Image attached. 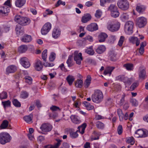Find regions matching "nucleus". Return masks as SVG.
Segmentation results:
<instances>
[{
	"label": "nucleus",
	"mask_w": 148,
	"mask_h": 148,
	"mask_svg": "<svg viewBox=\"0 0 148 148\" xmlns=\"http://www.w3.org/2000/svg\"><path fill=\"white\" fill-rule=\"evenodd\" d=\"M91 98L93 102L99 103L103 100V95L102 92L99 90H95L91 96Z\"/></svg>",
	"instance_id": "obj_1"
},
{
	"label": "nucleus",
	"mask_w": 148,
	"mask_h": 148,
	"mask_svg": "<svg viewBox=\"0 0 148 148\" xmlns=\"http://www.w3.org/2000/svg\"><path fill=\"white\" fill-rule=\"evenodd\" d=\"M14 20L16 22L22 26L28 25L31 22V20L29 18L26 17L21 16L19 15L16 16Z\"/></svg>",
	"instance_id": "obj_2"
},
{
	"label": "nucleus",
	"mask_w": 148,
	"mask_h": 148,
	"mask_svg": "<svg viewBox=\"0 0 148 148\" xmlns=\"http://www.w3.org/2000/svg\"><path fill=\"white\" fill-rule=\"evenodd\" d=\"M86 123H84L81 125L78 126V130L76 132L71 131L70 132V137L73 138H75L78 137V134L77 132H80L81 134H83L84 132L86 126Z\"/></svg>",
	"instance_id": "obj_3"
},
{
	"label": "nucleus",
	"mask_w": 148,
	"mask_h": 148,
	"mask_svg": "<svg viewBox=\"0 0 148 148\" xmlns=\"http://www.w3.org/2000/svg\"><path fill=\"white\" fill-rule=\"evenodd\" d=\"M11 137L10 134L5 132H2L0 133V143L4 145L10 141Z\"/></svg>",
	"instance_id": "obj_4"
},
{
	"label": "nucleus",
	"mask_w": 148,
	"mask_h": 148,
	"mask_svg": "<svg viewBox=\"0 0 148 148\" xmlns=\"http://www.w3.org/2000/svg\"><path fill=\"white\" fill-rule=\"evenodd\" d=\"M134 23L131 21L127 22L125 24L124 30L125 33L128 34L130 35L133 33Z\"/></svg>",
	"instance_id": "obj_5"
},
{
	"label": "nucleus",
	"mask_w": 148,
	"mask_h": 148,
	"mask_svg": "<svg viewBox=\"0 0 148 148\" xmlns=\"http://www.w3.org/2000/svg\"><path fill=\"white\" fill-rule=\"evenodd\" d=\"M117 4L119 8L123 10H127L129 8V3L127 0H119Z\"/></svg>",
	"instance_id": "obj_6"
},
{
	"label": "nucleus",
	"mask_w": 148,
	"mask_h": 148,
	"mask_svg": "<svg viewBox=\"0 0 148 148\" xmlns=\"http://www.w3.org/2000/svg\"><path fill=\"white\" fill-rule=\"evenodd\" d=\"M120 26V23L116 21L113 23L108 25L107 28L110 31L114 32L117 31L119 29Z\"/></svg>",
	"instance_id": "obj_7"
},
{
	"label": "nucleus",
	"mask_w": 148,
	"mask_h": 148,
	"mask_svg": "<svg viewBox=\"0 0 148 148\" xmlns=\"http://www.w3.org/2000/svg\"><path fill=\"white\" fill-rule=\"evenodd\" d=\"M134 136L137 138L145 137L148 136V132L146 130L139 129L135 132Z\"/></svg>",
	"instance_id": "obj_8"
},
{
	"label": "nucleus",
	"mask_w": 148,
	"mask_h": 148,
	"mask_svg": "<svg viewBox=\"0 0 148 148\" xmlns=\"http://www.w3.org/2000/svg\"><path fill=\"white\" fill-rule=\"evenodd\" d=\"M51 27V24L49 23H47L43 26L41 29V32L43 35H45L50 31Z\"/></svg>",
	"instance_id": "obj_9"
},
{
	"label": "nucleus",
	"mask_w": 148,
	"mask_h": 148,
	"mask_svg": "<svg viewBox=\"0 0 148 148\" xmlns=\"http://www.w3.org/2000/svg\"><path fill=\"white\" fill-rule=\"evenodd\" d=\"M117 80L122 81L125 84L130 85L132 83V79L123 75H119L116 77Z\"/></svg>",
	"instance_id": "obj_10"
},
{
	"label": "nucleus",
	"mask_w": 148,
	"mask_h": 148,
	"mask_svg": "<svg viewBox=\"0 0 148 148\" xmlns=\"http://www.w3.org/2000/svg\"><path fill=\"white\" fill-rule=\"evenodd\" d=\"M74 59L77 64L79 65L80 64L81 61L83 59L82 53H78V51H75L74 53Z\"/></svg>",
	"instance_id": "obj_11"
},
{
	"label": "nucleus",
	"mask_w": 148,
	"mask_h": 148,
	"mask_svg": "<svg viewBox=\"0 0 148 148\" xmlns=\"http://www.w3.org/2000/svg\"><path fill=\"white\" fill-rule=\"evenodd\" d=\"M147 23L146 18L143 17H141L137 18L136 24L139 28L144 26Z\"/></svg>",
	"instance_id": "obj_12"
},
{
	"label": "nucleus",
	"mask_w": 148,
	"mask_h": 148,
	"mask_svg": "<svg viewBox=\"0 0 148 148\" xmlns=\"http://www.w3.org/2000/svg\"><path fill=\"white\" fill-rule=\"evenodd\" d=\"M20 63L22 66L25 68H29L30 64L28 59L26 57H23L21 58Z\"/></svg>",
	"instance_id": "obj_13"
},
{
	"label": "nucleus",
	"mask_w": 148,
	"mask_h": 148,
	"mask_svg": "<svg viewBox=\"0 0 148 148\" xmlns=\"http://www.w3.org/2000/svg\"><path fill=\"white\" fill-rule=\"evenodd\" d=\"M40 128L42 132H49L51 130L52 126L49 124L44 123L42 125Z\"/></svg>",
	"instance_id": "obj_14"
},
{
	"label": "nucleus",
	"mask_w": 148,
	"mask_h": 148,
	"mask_svg": "<svg viewBox=\"0 0 148 148\" xmlns=\"http://www.w3.org/2000/svg\"><path fill=\"white\" fill-rule=\"evenodd\" d=\"M139 71L138 73L139 78L142 79H144L146 76L145 69L144 67H140L139 68Z\"/></svg>",
	"instance_id": "obj_15"
},
{
	"label": "nucleus",
	"mask_w": 148,
	"mask_h": 148,
	"mask_svg": "<svg viewBox=\"0 0 148 148\" xmlns=\"http://www.w3.org/2000/svg\"><path fill=\"white\" fill-rule=\"evenodd\" d=\"M9 7L6 6H3L0 7V14L3 15H6L9 12Z\"/></svg>",
	"instance_id": "obj_16"
},
{
	"label": "nucleus",
	"mask_w": 148,
	"mask_h": 148,
	"mask_svg": "<svg viewBox=\"0 0 148 148\" xmlns=\"http://www.w3.org/2000/svg\"><path fill=\"white\" fill-rule=\"evenodd\" d=\"M86 29L90 32H93L98 29V26L97 24L92 23L88 25L86 27Z\"/></svg>",
	"instance_id": "obj_17"
},
{
	"label": "nucleus",
	"mask_w": 148,
	"mask_h": 148,
	"mask_svg": "<svg viewBox=\"0 0 148 148\" xmlns=\"http://www.w3.org/2000/svg\"><path fill=\"white\" fill-rule=\"evenodd\" d=\"M92 16L89 13H86L84 14L82 18V22L84 23H86L89 21L91 19Z\"/></svg>",
	"instance_id": "obj_18"
},
{
	"label": "nucleus",
	"mask_w": 148,
	"mask_h": 148,
	"mask_svg": "<svg viewBox=\"0 0 148 148\" xmlns=\"http://www.w3.org/2000/svg\"><path fill=\"white\" fill-rule=\"evenodd\" d=\"M60 34L61 31L59 29L56 28H54L52 32V37L55 39H56L60 36Z\"/></svg>",
	"instance_id": "obj_19"
},
{
	"label": "nucleus",
	"mask_w": 148,
	"mask_h": 148,
	"mask_svg": "<svg viewBox=\"0 0 148 148\" xmlns=\"http://www.w3.org/2000/svg\"><path fill=\"white\" fill-rule=\"evenodd\" d=\"M10 26L9 25H4L2 27H0V36L3 32H7L10 30Z\"/></svg>",
	"instance_id": "obj_20"
},
{
	"label": "nucleus",
	"mask_w": 148,
	"mask_h": 148,
	"mask_svg": "<svg viewBox=\"0 0 148 148\" xmlns=\"http://www.w3.org/2000/svg\"><path fill=\"white\" fill-rule=\"evenodd\" d=\"M17 69V67L15 66L12 65L7 67L6 69L7 73H12L14 72Z\"/></svg>",
	"instance_id": "obj_21"
},
{
	"label": "nucleus",
	"mask_w": 148,
	"mask_h": 148,
	"mask_svg": "<svg viewBox=\"0 0 148 148\" xmlns=\"http://www.w3.org/2000/svg\"><path fill=\"white\" fill-rule=\"evenodd\" d=\"M33 118V115L31 114L29 115L25 116L23 117V119L24 121L27 123L30 124L32 123V119Z\"/></svg>",
	"instance_id": "obj_22"
},
{
	"label": "nucleus",
	"mask_w": 148,
	"mask_h": 148,
	"mask_svg": "<svg viewBox=\"0 0 148 148\" xmlns=\"http://www.w3.org/2000/svg\"><path fill=\"white\" fill-rule=\"evenodd\" d=\"M129 40L130 42L133 44L136 43V46L139 45L140 44V41L137 37L132 36L129 38Z\"/></svg>",
	"instance_id": "obj_23"
},
{
	"label": "nucleus",
	"mask_w": 148,
	"mask_h": 148,
	"mask_svg": "<svg viewBox=\"0 0 148 148\" xmlns=\"http://www.w3.org/2000/svg\"><path fill=\"white\" fill-rule=\"evenodd\" d=\"M34 67L37 71L41 70L42 68V65L41 61L39 60H37L35 63Z\"/></svg>",
	"instance_id": "obj_24"
},
{
	"label": "nucleus",
	"mask_w": 148,
	"mask_h": 148,
	"mask_svg": "<svg viewBox=\"0 0 148 148\" xmlns=\"http://www.w3.org/2000/svg\"><path fill=\"white\" fill-rule=\"evenodd\" d=\"M21 40L23 42L27 43L30 42L32 40V38L31 36L25 34L23 36Z\"/></svg>",
	"instance_id": "obj_25"
},
{
	"label": "nucleus",
	"mask_w": 148,
	"mask_h": 148,
	"mask_svg": "<svg viewBox=\"0 0 148 148\" xmlns=\"http://www.w3.org/2000/svg\"><path fill=\"white\" fill-rule=\"evenodd\" d=\"M115 67L113 66H108L106 68L104 71L103 74L105 75H106L108 74H109L110 75L111 74L112 71L114 69Z\"/></svg>",
	"instance_id": "obj_26"
},
{
	"label": "nucleus",
	"mask_w": 148,
	"mask_h": 148,
	"mask_svg": "<svg viewBox=\"0 0 148 148\" xmlns=\"http://www.w3.org/2000/svg\"><path fill=\"white\" fill-rule=\"evenodd\" d=\"M106 48L105 46L101 45L98 47L96 49V51L98 54H101L106 50Z\"/></svg>",
	"instance_id": "obj_27"
},
{
	"label": "nucleus",
	"mask_w": 148,
	"mask_h": 148,
	"mask_svg": "<svg viewBox=\"0 0 148 148\" xmlns=\"http://www.w3.org/2000/svg\"><path fill=\"white\" fill-rule=\"evenodd\" d=\"M108 37V35L105 33H101L99 36V41L100 42H104Z\"/></svg>",
	"instance_id": "obj_28"
},
{
	"label": "nucleus",
	"mask_w": 148,
	"mask_h": 148,
	"mask_svg": "<svg viewBox=\"0 0 148 148\" xmlns=\"http://www.w3.org/2000/svg\"><path fill=\"white\" fill-rule=\"evenodd\" d=\"M66 79L69 84L71 86L72 85L73 82L75 80V78L74 76L71 75H69L67 77Z\"/></svg>",
	"instance_id": "obj_29"
},
{
	"label": "nucleus",
	"mask_w": 148,
	"mask_h": 148,
	"mask_svg": "<svg viewBox=\"0 0 148 148\" xmlns=\"http://www.w3.org/2000/svg\"><path fill=\"white\" fill-rule=\"evenodd\" d=\"M16 34L18 35H22L24 33L23 28L19 25H16Z\"/></svg>",
	"instance_id": "obj_30"
},
{
	"label": "nucleus",
	"mask_w": 148,
	"mask_h": 148,
	"mask_svg": "<svg viewBox=\"0 0 148 148\" xmlns=\"http://www.w3.org/2000/svg\"><path fill=\"white\" fill-rule=\"evenodd\" d=\"M70 118L72 121L75 124H78L80 122L79 118L77 116L72 115L71 116Z\"/></svg>",
	"instance_id": "obj_31"
},
{
	"label": "nucleus",
	"mask_w": 148,
	"mask_h": 148,
	"mask_svg": "<svg viewBox=\"0 0 148 148\" xmlns=\"http://www.w3.org/2000/svg\"><path fill=\"white\" fill-rule=\"evenodd\" d=\"M25 0H17L15 2V5L18 7H21L25 4Z\"/></svg>",
	"instance_id": "obj_32"
},
{
	"label": "nucleus",
	"mask_w": 148,
	"mask_h": 148,
	"mask_svg": "<svg viewBox=\"0 0 148 148\" xmlns=\"http://www.w3.org/2000/svg\"><path fill=\"white\" fill-rule=\"evenodd\" d=\"M91 79L90 76L88 75L84 83V86L86 88H88L89 86L91 83Z\"/></svg>",
	"instance_id": "obj_33"
},
{
	"label": "nucleus",
	"mask_w": 148,
	"mask_h": 148,
	"mask_svg": "<svg viewBox=\"0 0 148 148\" xmlns=\"http://www.w3.org/2000/svg\"><path fill=\"white\" fill-rule=\"evenodd\" d=\"M85 52L87 54L92 56L94 55L95 53L92 46L85 49Z\"/></svg>",
	"instance_id": "obj_34"
},
{
	"label": "nucleus",
	"mask_w": 148,
	"mask_h": 148,
	"mask_svg": "<svg viewBox=\"0 0 148 148\" xmlns=\"http://www.w3.org/2000/svg\"><path fill=\"white\" fill-rule=\"evenodd\" d=\"M27 47L26 45H22L19 47L18 50L20 53H24L26 51Z\"/></svg>",
	"instance_id": "obj_35"
},
{
	"label": "nucleus",
	"mask_w": 148,
	"mask_h": 148,
	"mask_svg": "<svg viewBox=\"0 0 148 148\" xmlns=\"http://www.w3.org/2000/svg\"><path fill=\"white\" fill-rule=\"evenodd\" d=\"M83 85V81L82 79H78L75 82V86L76 87L81 88Z\"/></svg>",
	"instance_id": "obj_36"
},
{
	"label": "nucleus",
	"mask_w": 148,
	"mask_h": 148,
	"mask_svg": "<svg viewBox=\"0 0 148 148\" xmlns=\"http://www.w3.org/2000/svg\"><path fill=\"white\" fill-rule=\"evenodd\" d=\"M24 78L25 80V81L26 83L29 85H31L32 84L33 79L29 75L25 76Z\"/></svg>",
	"instance_id": "obj_37"
},
{
	"label": "nucleus",
	"mask_w": 148,
	"mask_h": 148,
	"mask_svg": "<svg viewBox=\"0 0 148 148\" xmlns=\"http://www.w3.org/2000/svg\"><path fill=\"white\" fill-rule=\"evenodd\" d=\"M117 113L119 116V120L122 121L124 119V114L123 113L122 110L120 109H118L117 110Z\"/></svg>",
	"instance_id": "obj_38"
},
{
	"label": "nucleus",
	"mask_w": 148,
	"mask_h": 148,
	"mask_svg": "<svg viewBox=\"0 0 148 148\" xmlns=\"http://www.w3.org/2000/svg\"><path fill=\"white\" fill-rule=\"evenodd\" d=\"M116 39V36L114 35H111L109 37L108 42L111 44H113Z\"/></svg>",
	"instance_id": "obj_39"
},
{
	"label": "nucleus",
	"mask_w": 148,
	"mask_h": 148,
	"mask_svg": "<svg viewBox=\"0 0 148 148\" xmlns=\"http://www.w3.org/2000/svg\"><path fill=\"white\" fill-rule=\"evenodd\" d=\"M125 67L128 71H132L133 69V65L132 64L128 63L123 65Z\"/></svg>",
	"instance_id": "obj_40"
},
{
	"label": "nucleus",
	"mask_w": 148,
	"mask_h": 148,
	"mask_svg": "<svg viewBox=\"0 0 148 148\" xmlns=\"http://www.w3.org/2000/svg\"><path fill=\"white\" fill-rule=\"evenodd\" d=\"M118 8L117 6L114 4H111L109 6L108 10L110 11V12H112L113 11H114L116 10Z\"/></svg>",
	"instance_id": "obj_41"
},
{
	"label": "nucleus",
	"mask_w": 148,
	"mask_h": 148,
	"mask_svg": "<svg viewBox=\"0 0 148 148\" xmlns=\"http://www.w3.org/2000/svg\"><path fill=\"white\" fill-rule=\"evenodd\" d=\"M96 126L98 129H103L105 127L104 124L99 121L97 122L96 124Z\"/></svg>",
	"instance_id": "obj_42"
},
{
	"label": "nucleus",
	"mask_w": 148,
	"mask_h": 148,
	"mask_svg": "<svg viewBox=\"0 0 148 148\" xmlns=\"http://www.w3.org/2000/svg\"><path fill=\"white\" fill-rule=\"evenodd\" d=\"M66 63L68 66L69 67L72 66L73 64L72 63V56L70 55L69 57L68 58L66 61Z\"/></svg>",
	"instance_id": "obj_43"
},
{
	"label": "nucleus",
	"mask_w": 148,
	"mask_h": 148,
	"mask_svg": "<svg viewBox=\"0 0 148 148\" xmlns=\"http://www.w3.org/2000/svg\"><path fill=\"white\" fill-rule=\"evenodd\" d=\"M84 105L86 108L87 110H91L94 108V106L91 105L89 103L85 101L84 103Z\"/></svg>",
	"instance_id": "obj_44"
},
{
	"label": "nucleus",
	"mask_w": 148,
	"mask_h": 148,
	"mask_svg": "<svg viewBox=\"0 0 148 148\" xmlns=\"http://www.w3.org/2000/svg\"><path fill=\"white\" fill-rule=\"evenodd\" d=\"M8 123L9 122L7 120H4L0 126L1 128L3 129L6 128L8 126Z\"/></svg>",
	"instance_id": "obj_45"
},
{
	"label": "nucleus",
	"mask_w": 148,
	"mask_h": 148,
	"mask_svg": "<svg viewBox=\"0 0 148 148\" xmlns=\"http://www.w3.org/2000/svg\"><path fill=\"white\" fill-rule=\"evenodd\" d=\"M145 8L143 5L137 6L136 7L137 11L139 13L143 12L145 10Z\"/></svg>",
	"instance_id": "obj_46"
},
{
	"label": "nucleus",
	"mask_w": 148,
	"mask_h": 148,
	"mask_svg": "<svg viewBox=\"0 0 148 148\" xmlns=\"http://www.w3.org/2000/svg\"><path fill=\"white\" fill-rule=\"evenodd\" d=\"M126 142L130 143L131 145H133L134 143V141L133 137H129L126 138Z\"/></svg>",
	"instance_id": "obj_47"
},
{
	"label": "nucleus",
	"mask_w": 148,
	"mask_h": 148,
	"mask_svg": "<svg viewBox=\"0 0 148 148\" xmlns=\"http://www.w3.org/2000/svg\"><path fill=\"white\" fill-rule=\"evenodd\" d=\"M111 15L112 17L114 18H116L119 16V12L118 9L116 10L112 11V12L111 13Z\"/></svg>",
	"instance_id": "obj_48"
},
{
	"label": "nucleus",
	"mask_w": 148,
	"mask_h": 148,
	"mask_svg": "<svg viewBox=\"0 0 148 148\" xmlns=\"http://www.w3.org/2000/svg\"><path fill=\"white\" fill-rule=\"evenodd\" d=\"M56 140L57 143L54 145H52L51 148H58L60 146L62 142V140L59 139H57Z\"/></svg>",
	"instance_id": "obj_49"
},
{
	"label": "nucleus",
	"mask_w": 148,
	"mask_h": 148,
	"mask_svg": "<svg viewBox=\"0 0 148 148\" xmlns=\"http://www.w3.org/2000/svg\"><path fill=\"white\" fill-rule=\"evenodd\" d=\"M129 15L127 13H123L121 16V18L123 21H125L129 19Z\"/></svg>",
	"instance_id": "obj_50"
},
{
	"label": "nucleus",
	"mask_w": 148,
	"mask_h": 148,
	"mask_svg": "<svg viewBox=\"0 0 148 148\" xmlns=\"http://www.w3.org/2000/svg\"><path fill=\"white\" fill-rule=\"evenodd\" d=\"M2 104L4 108H5L10 106L11 102L9 100L2 101Z\"/></svg>",
	"instance_id": "obj_51"
},
{
	"label": "nucleus",
	"mask_w": 148,
	"mask_h": 148,
	"mask_svg": "<svg viewBox=\"0 0 148 148\" xmlns=\"http://www.w3.org/2000/svg\"><path fill=\"white\" fill-rule=\"evenodd\" d=\"M47 50H45L42 53V58L43 61H46L47 57Z\"/></svg>",
	"instance_id": "obj_52"
},
{
	"label": "nucleus",
	"mask_w": 148,
	"mask_h": 148,
	"mask_svg": "<svg viewBox=\"0 0 148 148\" xmlns=\"http://www.w3.org/2000/svg\"><path fill=\"white\" fill-rule=\"evenodd\" d=\"M8 97L7 93L5 91H3L0 93V99H5Z\"/></svg>",
	"instance_id": "obj_53"
},
{
	"label": "nucleus",
	"mask_w": 148,
	"mask_h": 148,
	"mask_svg": "<svg viewBox=\"0 0 148 148\" xmlns=\"http://www.w3.org/2000/svg\"><path fill=\"white\" fill-rule=\"evenodd\" d=\"M12 103L16 107H20L21 106L20 103L16 99H14L13 100Z\"/></svg>",
	"instance_id": "obj_54"
},
{
	"label": "nucleus",
	"mask_w": 148,
	"mask_h": 148,
	"mask_svg": "<svg viewBox=\"0 0 148 148\" xmlns=\"http://www.w3.org/2000/svg\"><path fill=\"white\" fill-rule=\"evenodd\" d=\"M56 58V54L54 52H51L49 57V60L51 62L53 61Z\"/></svg>",
	"instance_id": "obj_55"
},
{
	"label": "nucleus",
	"mask_w": 148,
	"mask_h": 148,
	"mask_svg": "<svg viewBox=\"0 0 148 148\" xmlns=\"http://www.w3.org/2000/svg\"><path fill=\"white\" fill-rule=\"evenodd\" d=\"M102 14V12L100 10H98L96 11L95 16L96 18H99L101 17Z\"/></svg>",
	"instance_id": "obj_56"
},
{
	"label": "nucleus",
	"mask_w": 148,
	"mask_h": 148,
	"mask_svg": "<svg viewBox=\"0 0 148 148\" xmlns=\"http://www.w3.org/2000/svg\"><path fill=\"white\" fill-rule=\"evenodd\" d=\"M125 93H123L122 96L119 102V105L121 106H122L125 101Z\"/></svg>",
	"instance_id": "obj_57"
},
{
	"label": "nucleus",
	"mask_w": 148,
	"mask_h": 148,
	"mask_svg": "<svg viewBox=\"0 0 148 148\" xmlns=\"http://www.w3.org/2000/svg\"><path fill=\"white\" fill-rule=\"evenodd\" d=\"M28 96V94L27 92L26 91L22 92L21 95V97L23 99L27 98Z\"/></svg>",
	"instance_id": "obj_58"
},
{
	"label": "nucleus",
	"mask_w": 148,
	"mask_h": 148,
	"mask_svg": "<svg viewBox=\"0 0 148 148\" xmlns=\"http://www.w3.org/2000/svg\"><path fill=\"white\" fill-rule=\"evenodd\" d=\"M125 38L123 36H121L118 42V45L120 46H122L123 42Z\"/></svg>",
	"instance_id": "obj_59"
},
{
	"label": "nucleus",
	"mask_w": 148,
	"mask_h": 148,
	"mask_svg": "<svg viewBox=\"0 0 148 148\" xmlns=\"http://www.w3.org/2000/svg\"><path fill=\"white\" fill-rule=\"evenodd\" d=\"M43 65L46 67H52L54 65L53 63H48L46 61H44L43 63Z\"/></svg>",
	"instance_id": "obj_60"
},
{
	"label": "nucleus",
	"mask_w": 148,
	"mask_h": 148,
	"mask_svg": "<svg viewBox=\"0 0 148 148\" xmlns=\"http://www.w3.org/2000/svg\"><path fill=\"white\" fill-rule=\"evenodd\" d=\"M131 102L132 103L133 106H136L138 105V101L135 99H132L131 100Z\"/></svg>",
	"instance_id": "obj_61"
},
{
	"label": "nucleus",
	"mask_w": 148,
	"mask_h": 148,
	"mask_svg": "<svg viewBox=\"0 0 148 148\" xmlns=\"http://www.w3.org/2000/svg\"><path fill=\"white\" fill-rule=\"evenodd\" d=\"M117 132L119 134H121L123 132V128L122 126L121 125H119L117 128Z\"/></svg>",
	"instance_id": "obj_62"
},
{
	"label": "nucleus",
	"mask_w": 148,
	"mask_h": 148,
	"mask_svg": "<svg viewBox=\"0 0 148 148\" xmlns=\"http://www.w3.org/2000/svg\"><path fill=\"white\" fill-rule=\"evenodd\" d=\"M138 85V83H133L132 86L130 87V90H134Z\"/></svg>",
	"instance_id": "obj_63"
},
{
	"label": "nucleus",
	"mask_w": 148,
	"mask_h": 148,
	"mask_svg": "<svg viewBox=\"0 0 148 148\" xmlns=\"http://www.w3.org/2000/svg\"><path fill=\"white\" fill-rule=\"evenodd\" d=\"M50 109L52 111H56L58 110H60L59 108L55 106H53L50 107Z\"/></svg>",
	"instance_id": "obj_64"
}]
</instances>
